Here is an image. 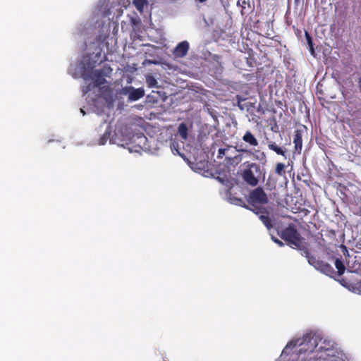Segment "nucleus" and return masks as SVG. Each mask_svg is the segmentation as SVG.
Here are the masks:
<instances>
[{
	"label": "nucleus",
	"instance_id": "nucleus-1",
	"mask_svg": "<svg viewBox=\"0 0 361 361\" xmlns=\"http://www.w3.org/2000/svg\"><path fill=\"white\" fill-rule=\"evenodd\" d=\"M94 51L92 44L88 47L87 56L80 59L75 64H71L69 73L74 78H82L85 84L82 86L83 96L90 106L95 108L99 114L104 111L107 103L106 97L109 94V88L102 71L93 68L98 61H101L102 42L98 41Z\"/></svg>",
	"mask_w": 361,
	"mask_h": 361
},
{
	"label": "nucleus",
	"instance_id": "nucleus-2",
	"mask_svg": "<svg viewBox=\"0 0 361 361\" xmlns=\"http://www.w3.org/2000/svg\"><path fill=\"white\" fill-rule=\"evenodd\" d=\"M280 361H343V354L334 341L320 332L310 331L289 341L283 350Z\"/></svg>",
	"mask_w": 361,
	"mask_h": 361
},
{
	"label": "nucleus",
	"instance_id": "nucleus-3",
	"mask_svg": "<svg viewBox=\"0 0 361 361\" xmlns=\"http://www.w3.org/2000/svg\"><path fill=\"white\" fill-rule=\"evenodd\" d=\"M110 15L111 12L109 8H107L106 0H99L92 11L90 24L91 27H94V28H101V30L97 38L93 42L86 45L87 53L89 52L88 47L90 44H92L93 47L91 52L94 51L95 47L97 46V42L100 40V42L103 43L101 46L102 48L101 55H102L104 47L106 48L107 51L109 50V40L115 42L113 37L109 38V33L111 27L113 26L114 30H115L117 25H115L114 22L111 21ZM86 54L87 55V54ZM103 59H105V56L102 57V56H101V61H98V62H102Z\"/></svg>",
	"mask_w": 361,
	"mask_h": 361
},
{
	"label": "nucleus",
	"instance_id": "nucleus-4",
	"mask_svg": "<svg viewBox=\"0 0 361 361\" xmlns=\"http://www.w3.org/2000/svg\"><path fill=\"white\" fill-rule=\"evenodd\" d=\"M137 126L128 119L119 120L115 126L114 135L111 137L110 143L126 147L130 144H135L133 150L128 147L130 152H139L140 149H147V138L141 132L137 131Z\"/></svg>",
	"mask_w": 361,
	"mask_h": 361
},
{
	"label": "nucleus",
	"instance_id": "nucleus-5",
	"mask_svg": "<svg viewBox=\"0 0 361 361\" xmlns=\"http://www.w3.org/2000/svg\"><path fill=\"white\" fill-rule=\"evenodd\" d=\"M261 176L260 166L255 163L249 164L242 173L243 179L251 186H256Z\"/></svg>",
	"mask_w": 361,
	"mask_h": 361
},
{
	"label": "nucleus",
	"instance_id": "nucleus-6",
	"mask_svg": "<svg viewBox=\"0 0 361 361\" xmlns=\"http://www.w3.org/2000/svg\"><path fill=\"white\" fill-rule=\"evenodd\" d=\"M281 238L292 247H300L302 238L294 226L286 228L281 233Z\"/></svg>",
	"mask_w": 361,
	"mask_h": 361
},
{
	"label": "nucleus",
	"instance_id": "nucleus-7",
	"mask_svg": "<svg viewBox=\"0 0 361 361\" xmlns=\"http://www.w3.org/2000/svg\"><path fill=\"white\" fill-rule=\"evenodd\" d=\"M120 93L128 97V101L130 102L137 101L145 95V90L142 87L135 88L133 86H126L122 87Z\"/></svg>",
	"mask_w": 361,
	"mask_h": 361
},
{
	"label": "nucleus",
	"instance_id": "nucleus-8",
	"mask_svg": "<svg viewBox=\"0 0 361 361\" xmlns=\"http://www.w3.org/2000/svg\"><path fill=\"white\" fill-rule=\"evenodd\" d=\"M249 202L253 206L265 204L268 202V197L264 190L258 187L250 192Z\"/></svg>",
	"mask_w": 361,
	"mask_h": 361
},
{
	"label": "nucleus",
	"instance_id": "nucleus-9",
	"mask_svg": "<svg viewBox=\"0 0 361 361\" xmlns=\"http://www.w3.org/2000/svg\"><path fill=\"white\" fill-rule=\"evenodd\" d=\"M308 262L310 264L313 265L317 269L319 270L322 273L329 275L333 271V268L329 264L324 263L322 262L317 261L313 257H309Z\"/></svg>",
	"mask_w": 361,
	"mask_h": 361
},
{
	"label": "nucleus",
	"instance_id": "nucleus-10",
	"mask_svg": "<svg viewBox=\"0 0 361 361\" xmlns=\"http://www.w3.org/2000/svg\"><path fill=\"white\" fill-rule=\"evenodd\" d=\"M189 43L187 41L180 42L173 50L174 56L178 58L185 56L189 50Z\"/></svg>",
	"mask_w": 361,
	"mask_h": 361
},
{
	"label": "nucleus",
	"instance_id": "nucleus-11",
	"mask_svg": "<svg viewBox=\"0 0 361 361\" xmlns=\"http://www.w3.org/2000/svg\"><path fill=\"white\" fill-rule=\"evenodd\" d=\"M110 135H111L110 127H109V125H106V129H105V132L99 138L98 141L95 143V145H105L106 143V142L108 141V140H110V139H111Z\"/></svg>",
	"mask_w": 361,
	"mask_h": 361
},
{
	"label": "nucleus",
	"instance_id": "nucleus-12",
	"mask_svg": "<svg viewBox=\"0 0 361 361\" xmlns=\"http://www.w3.org/2000/svg\"><path fill=\"white\" fill-rule=\"evenodd\" d=\"M293 143L295 145V151L300 153L302 147V136L299 131H296L294 135Z\"/></svg>",
	"mask_w": 361,
	"mask_h": 361
},
{
	"label": "nucleus",
	"instance_id": "nucleus-13",
	"mask_svg": "<svg viewBox=\"0 0 361 361\" xmlns=\"http://www.w3.org/2000/svg\"><path fill=\"white\" fill-rule=\"evenodd\" d=\"M243 140L249 143L250 145L256 147L258 145V141L255 136L250 132L247 131L243 137Z\"/></svg>",
	"mask_w": 361,
	"mask_h": 361
},
{
	"label": "nucleus",
	"instance_id": "nucleus-14",
	"mask_svg": "<svg viewBox=\"0 0 361 361\" xmlns=\"http://www.w3.org/2000/svg\"><path fill=\"white\" fill-rule=\"evenodd\" d=\"M259 218L268 230L272 228V221L268 215L260 214Z\"/></svg>",
	"mask_w": 361,
	"mask_h": 361
},
{
	"label": "nucleus",
	"instance_id": "nucleus-15",
	"mask_svg": "<svg viewBox=\"0 0 361 361\" xmlns=\"http://www.w3.org/2000/svg\"><path fill=\"white\" fill-rule=\"evenodd\" d=\"M178 134L183 140H185L188 137V127L182 123L178 126Z\"/></svg>",
	"mask_w": 361,
	"mask_h": 361
},
{
	"label": "nucleus",
	"instance_id": "nucleus-16",
	"mask_svg": "<svg viewBox=\"0 0 361 361\" xmlns=\"http://www.w3.org/2000/svg\"><path fill=\"white\" fill-rule=\"evenodd\" d=\"M133 4L137 11L142 13L145 6H147V0H133Z\"/></svg>",
	"mask_w": 361,
	"mask_h": 361
},
{
	"label": "nucleus",
	"instance_id": "nucleus-17",
	"mask_svg": "<svg viewBox=\"0 0 361 361\" xmlns=\"http://www.w3.org/2000/svg\"><path fill=\"white\" fill-rule=\"evenodd\" d=\"M268 147L270 149L274 151L276 154L285 157L284 151L280 147H279L275 142H271L269 144Z\"/></svg>",
	"mask_w": 361,
	"mask_h": 361
},
{
	"label": "nucleus",
	"instance_id": "nucleus-18",
	"mask_svg": "<svg viewBox=\"0 0 361 361\" xmlns=\"http://www.w3.org/2000/svg\"><path fill=\"white\" fill-rule=\"evenodd\" d=\"M146 83L149 87H157L158 82L154 76L147 75L146 76Z\"/></svg>",
	"mask_w": 361,
	"mask_h": 361
},
{
	"label": "nucleus",
	"instance_id": "nucleus-19",
	"mask_svg": "<svg viewBox=\"0 0 361 361\" xmlns=\"http://www.w3.org/2000/svg\"><path fill=\"white\" fill-rule=\"evenodd\" d=\"M335 266H336V269H338V274L342 275L344 273L345 269L343 262L339 259H336L335 261Z\"/></svg>",
	"mask_w": 361,
	"mask_h": 361
},
{
	"label": "nucleus",
	"instance_id": "nucleus-20",
	"mask_svg": "<svg viewBox=\"0 0 361 361\" xmlns=\"http://www.w3.org/2000/svg\"><path fill=\"white\" fill-rule=\"evenodd\" d=\"M285 169V164L279 163L276 166V173L280 176L283 175Z\"/></svg>",
	"mask_w": 361,
	"mask_h": 361
},
{
	"label": "nucleus",
	"instance_id": "nucleus-21",
	"mask_svg": "<svg viewBox=\"0 0 361 361\" xmlns=\"http://www.w3.org/2000/svg\"><path fill=\"white\" fill-rule=\"evenodd\" d=\"M305 35H306V37H307L308 45L310 47V52H311L312 55H314V48H313V46H312V42L311 38H310V35H308L307 32L305 33Z\"/></svg>",
	"mask_w": 361,
	"mask_h": 361
},
{
	"label": "nucleus",
	"instance_id": "nucleus-22",
	"mask_svg": "<svg viewBox=\"0 0 361 361\" xmlns=\"http://www.w3.org/2000/svg\"><path fill=\"white\" fill-rule=\"evenodd\" d=\"M171 149L172 150V152L174 154H180V152H179L178 149V144L176 143L175 142H171Z\"/></svg>",
	"mask_w": 361,
	"mask_h": 361
},
{
	"label": "nucleus",
	"instance_id": "nucleus-23",
	"mask_svg": "<svg viewBox=\"0 0 361 361\" xmlns=\"http://www.w3.org/2000/svg\"><path fill=\"white\" fill-rule=\"evenodd\" d=\"M228 201L231 203L235 204H238L240 202H242V200L240 199H238V198H234V199L229 198Z\"/></svg>",
	"mask_w": 361,
	"mask_h": 361
},
{
	"label": "nucleus",
	"instance_id": "nucleus-24",
	"mask_svg": "<svg viewBox=\"0 0 361 361\" xmlns=\"http://www.w3.org/2000/svg\"><path fill=\"white\" fill-rule=\"evenodd\" d=\"M271 239L276 243H277L280 247H282L283 245V243L278 240L277 238H275L274 237L271 236Z\"/></svg>",
	"mask_w": 361,
	"mask_h": 361
},
{
	"label": "nucleus",
	"instance_id": "nucleus-25",
	"mask_svg": "<svg viewBox=\"0 0 361 361\" xmlns=\"http://www.w3.org/2000/svg\"><path fill=\"white\" fill-rule=\"evenodd\" d=\"M224 151H225L224 149H219V155L224 154Z\"/></svg>",
	"mask_w": 361,
	"mask_h": 361
},
{
	"label": "nucleus",
	"instance_id": "nucleus-26",
	"mask_svg": "<svg viewBox=\"0 0 361 361\" xmlns=\"http://www.w3.org/2000/svg\"><path fill=\"white\" fill-rule=\"evenodd\" d=\"M181 1V0H169V1H170L171 3L179 2V1Z\"/></svg>",
	"mask_w": 361,
	"mask_h": 361
},
{
	"label": "nucleus",
	"instance_id": "nucleus-27",
	"mask_svg": "<svg viewBox=\"0 0 361 361\" xmlns=\"http://www.w3.org/2000/svg\"><path fill=\"white\" fill-rule=\"evenodd\" d=\"M78 32L82 34V27L81 25L78 28Z\"/></svg>",
	"mask_w": 361,
	"mask_h": 361
},
{
	"label": "nucleus",
	"instance_id": "nucleus-28",
	"mask_svg": "<svg viewBox=\"0 0 361 361\" xmlns=\"http://www.w3.org/2000/svg\"><path fill=\"white\" fill-rule=\"evenodd\" d=\"M80 112L82 113L83 115L85 114V112L84 111V110L82 109H80Z\"/></svg>",
	"mask_w": 361,
	"mask_h": 361
},
{
	"label": "nucleus",
	"instance_id": "nucleus-29",
	"mask_svg": "<svg viewBox=\"0 0 361 361\" xmlns=\"http://www.w3.org/2000/svg\"><path fill=\"white\" fill-rule=\"evenodd\" d=\"M239 151H240V152H246V150H245V149H240Z\"/></svg>",
	"mask_w": 361,
	"mask_h": 361
}]
</instances>
